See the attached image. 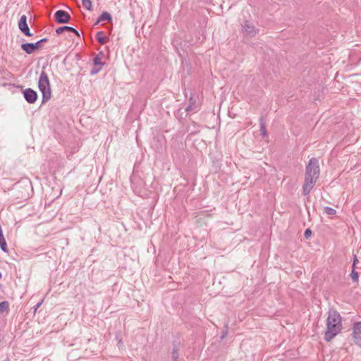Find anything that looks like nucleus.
I'll return each instance as SVG.
<instances>
[{
	"instance_id": "f257e3e1",
	"label": "nucleus",
	"mask_w": 361,
	"mask_h": 361,
	"mask_svg": "<svg viewBox=\"0 0 361 361\" xmlns=\"http://www.w3.org/2000/svg\"><path fill=\"white\" fill-rule=\"evenodd\" d=\"M342 329L341 317L336 310H330L326 319V330L324 339L330 342Z\"/></svg>"
},
{
	"instance_id": "f03ea898",
	"label": "nucleus",
	"mask_w": 361,
	"mask_h": 361,
	"mask_svg": "<svg viewBox=\"0 0 361 361\" xmlns=\"http://www.w3.org/2000/svg\"><path fill=\"white\" fill-rule=\"evenodd\" d=\"M320 169L319 161L317 158H311L305 169V180L310 181V183H315L319 177Z\"/></svg>"
},
{
	"instance_id": "7ed1b4c3",
	"label": "nucleus",
	"mask_w": 361,
	"mask_h": 361,
	"mask_svg": "<svg viewBox=\"0 0 361 361\" xmlns=\"http://www.w3.org/2000/svg\"><path fill=\"white\" fill-rule=\"evenodd\" d=\"M38 87L42 94V103L44 104L47 102L51 98V92L48 75L44 71H42L40 73L38 81Z\"/></svg>"
},
{
	"instance_id": "20e7f679",
	"label": "nucleus",
	"mask_w": 361,
	"mask_h": 361,
	"mask_svg": "<svg viewBox=\"0 0 361 361\" xmlns=\"http://www.w3.org/2000/svg\"><path fill=\"white\" fill-rule=\"evenodd\" d=\"M48 41L47 38H42L35 43H30L26 42L23 43L20 45V48L23 50L26 54H31L35 52L37 50L39 49L44 43Z\"/></svg>"
},
{
	"instance_id": "39448f33",
	"label": "nucleus",
	"mask_w": 361,
	"mask_h": 361,
	"mask_svg": "<svg viewBox=\"0 0 361 361\" xmlns=\"http://www.w3.org/2000/svg\"><path fill=\"white\" fill-rule=\"evenodd\" d=\"M54 18L57 23L65 24L69 23L71 17L67 11L58 10L54 13Z\"/></svg>"
},
{
	"instance_id": "423d86ee",
	"label": "nucleus",
	"mask_w": 361,
	"mask_h": 361,
	"mask_svg": "<svg viewBox=\"0 0 361 361\" xmlns=\"http://www.w3.org/2000/svg\"><path fill=\"white\" fill-rule=\"evenodd\" d=\"M353 338L355 343L361 348V322L354 323L353 328Z\"/></svg>"
},
{
	"instance_id": "0eeeda50",
	"label": "nucleus",
	"mask_w": 361,
	"mask_h": 361,
	"mask_svg": "<svg viewBox=\"0 0 361 361\" xmlns=\"http://www.w3.org/2000/svg\"><path fill=\"white\" fill-rule=\"evenodd\" d=\"M25 101L29 104H34L37 100V92L32 88H26L23 91Z\"/></svg>"
},
{
	"instance_id": "6e6552de",
	"label": "nucleus",
	"mask_w": 361,
	"mask_h": 361,
	"mask_svg": "<svg viewBox=\"0 0 361 361\" xmlns=\"http://www.w3.org/2000/svg\"><path fill=\"white\" fill-rule=\"evenodd\" d=\"M172 345L171 361H183V359L180 358V343L179 341H173Z\"/></svg>"
},
{
	"instance_id": "1a4fd4ad",
	"label": "nucleus",
	"mask_w": 361,
	"mask_h": 361,
	"mask_svg": "<svg viewBox=\"0 0 361 361\" xmlns=\"http://www.w3.org/2000/svg\"><path fill=\"white\" fill-rule=\"evenodd\" d=\"M242 31L246 36L250 37H254L256 35L255 26L247 20H246L243 25Z\"/></svg>"
},
{
	"instance_id": "9d476101",
	"label": "nucleus",
	"mask_w": 361,
	"mask_h": 361,
	"mask_svg": "<svg viewBox=\"0 0 361 361\" xmlns=\"http://www.w3.org/2000/svg\"><path fill=\"white\" fill-rule=\"evenodd\" d=\"M65 31L74 33L76 36L80 37V34H79L78 31L75 28L71 27V26L64 25V26L59 27L56 30V32L57 35H61Z\"/></svg>"
},
{
	"instance_id": "9b49d317",
	"label": "nucleus",
	"mask_w": 361,
	"mask_h": 361,
	"mask_svg": "<svg viewBox=\"0 0 361 361\" xmlns=\"http://www.w3.org/2000/svg\"><path fill=\"white\" fill-rule=\"evenodd\" d=\"M315 183H311L310 181L305 180L304 184L302 185V194L305 196L309 195Z\"/></svg>"
},
{
	"instance_id": "f8f14e48",
	"label": "nucleus",
	"mask_w": 361,
	"mask_h": 361,
	"mask_svg": "<svg viewBox=\"0 0 361 361\" xmlns=\"http://www.w3.org/2000/svg\"><path fill=\"white\" fill-rule=\"evenodd\" d=\"M198 109H199V106L196 102V100L194 99L192 97H190L189 104H188V106L185 108V111L187 112L197 111Z\"/></svg>"
},
{
	"instance_id": "ddd939ff",
	"label": "nucleus",
	"mask_w": 361,
	"mask_h": 361,
	"mask_svg": "<svg viewBox=\"0 0 361 361\" xmlns=\"http://www.w3.org/2000/svg\"><path fill=\"white\" fill-rule=\"evenodd\" d=\"M105 20L109 21V22L112 20V17H111V14L109 13H108L107 11L102 12V13L97 18L94 25H97L100 22L105 21Z\"/></svg>"
},
{
	"instance_id": "4468645a",
	"label": "nucleus",
	"mask_w": 361,
	"mask_h": 361,
	"mask_svg": "<svg viewBox=\"0 0 361 361\" xmlns=\"http://www.w3.org/2000/svg\"><path fill=\"white\" fill-rule=\"evenodd\" d=\"M104 53L102 51L97 54L93 59V65L96 66H104V62L102 61L104 58Z\"/></svg>"
},
{
	"instance_id": "2eb2a0df",
	"label": "nucleus",
	"mask_w": 361,
	"mask_h": 361,
	"mask_svg": "<svg viewBox=\"0 0 361 361\" xmlns=\"http://www.w3.org/2000/svg\"><path fill=\"white\" fill-rule=\"evenodd\" d=\"M96 39L101 44H104L107 42V37L104 35V32L99 31L96 34Z\"/></svg>"
},
{
	"instance_id": "dca6fc26",
	"label": "nucleus",
	"mask_w": 361,
	"mask_h": 361,
	"mask_svg": "<svg viewBox=\"0 0 361 361\" xmlns=\"http://www.w3.org/2000/svg\"><path fill=\"white\" fill-rule=\"evenodd\" d=\"M260 133L263 138L268 137L266 125L262 118L260 119Z\"/></svg>"
},
{
	"instance_id": "f3484780",
	"label": "nucleus",
	"mask_w": 361,
	"mask_h": 361,
	"mask_svg": "<svg viewBox=\"0 0 361 361\" xmlns=\"http://www.w3.org/2000/svg\"><path fill=\"white\" fill-rule=\"evenodd\" d=\"M9 310V302L8 301H2L0 302V313L8 312Z\"/></svg>"
},
{
	"instance_id": "a211bd4d",
	"label": "nucleus",
	"mask_w": 361,
	"mask_h": 361,
	"mask_svg": "<svg viewBox=\"0 0 361 361\" xmlns=\"http://www.w3.org/2000/svg\"><path fill=\"white\" fill-rule=\"evenodd\" d=\"M26 25H28L27 23V17L25 15H23V16H21V17L18 21V27L21 28Z\"/></svg>"
},
{
	"instance_id": "6ab92c4d",
	"label": "nucleus",
	"mask_w": 361,
	"mask_h": 361,
	"mask_svg": "<svg viewBox=\"0 0 361 361\" xmlns=\"http://www.w3.org/2000/svg\"><path fill=\"white\" fill-rule=\"evenodd\" d=\"M82 4L84 8L88 11H91L92 8V4L91 0H82Z\"/></svg>"
},
{
	"instance_id": "aec40b11",
	"label": "nucleus",
	"mask_w": 361,
	"mask_h": 361,
	"mask_svg": "<svg viewBox=\"0 0 361 361\" xmlns=\"http://www.w3.org/2000/svg\"><path fill=\"white\" fill-rule=\"evenodd\" d=\"M351 279L353 282H357L358 278H359V274L357 271H355V268H353L351 274H350Z\"/></svg>"
},
{
	"instance_id": "412c9836",
	"label": "nucleus",
	"mask_w": 361,
	"mask_h": 361,
	"mask_svg": "<svg viewBox=\"0 0 361 361\" xmlns=\"http://www.w3.org/2000/svg\"><path fill=\"white\" fill-rule=\"evenodd\" d=\"M324 212L327 214V215H329V216H334L336 214V210L334 209V208L332 207H324Z\"/></svg>"
},
{
	"instance_id": "4be33fe9",
	"label": "nucleus",
	"mask_w": 361,
	"mask_h": 361,
	"mask_svg": "<svg viewBox=\"0 0 361 361\" xmlns=\"http://www.w3.org/2000/svg\"><path fill=\"white\" fill-rule=\"evenodd\" d=\"M102 66H103L94 65L90 71V75H94L97 74L102 70Z\"/></svg>"
},
{
	"instance_id": "5701e85b",
	"label": "nucleus",
	"mask_w": 361,
	"mask_h": 361,
	"mask_svg": "<svg viewBox=\"0 0 361 361\" xmlns=\"http://www.w3.org/2000/svg\"><path fill=\"white\" fill-rule=\"evenodd\" d=\"M312 235V231L310 228H307L305 231V233H304V236L306 239H308L310 238V236Z\"/></svg>"
},
{
	"instance_id": "b1692460",
	"label": "nucleus",
	"mask_w": 361,
	"mask_h": 361,
	"mask_svg": "<svg viewBox=\"0 0 361 361\" xmlns=\"http://www.w3.org/2000/svg\"><path fill=\"white\" fill-rule=\"evenodd\" d=\"M25 36L27 37H32L33 36V34L30 32V28L25 32H23Z\"/></svg>"
},
{
	"instance_id": "393cba45",
	"label": "nucleus",
	"mask_w": 361,
	"mask_h": 361,
	"mask_svg": "<svg viewBox=\"0 0 361 361\" xmlns=\"http://www.w3.org/2000/svg\"><path fill=\"white\" fill-rule=\"evenodd\" d=\"M358 262V259L356 256L354 257L353 263L352 265V268H355V264Z\"/></svg>"
},
{
	"instance_id": "a878e982",
	"label": "nucleus",
	"mask_w": 361,
	"mask_h": 361,
	"mask_svg": "<svg viewBox=\"0 0 361 361\" xmlns=\"http://www.w3.org/2000/svg\"><path fill=\"white\" fill-rule=\"evenodd\" d=\"M29 29V26L28 25H26L25 27H23L21 28H19V30L22 32V33L23 32H25V30H28Z\"/></svg>"
},
{
	"instance_id": "bb28decb",
	"label": "nucleus",
	"mask_w": 361,
	"mask_h": 361,
	"mask_svg": "<svg viewBox=\"0 0 361 361\" xmlns=\"http://www.w3.org/2000/svg\"><path fill=\"white\" fill-rule=\"evenodd\" d=\"M226 334H227L226 332H223L222 336H221V339L224 338L226 336Z\"/></svg>"
},
{
	"instance_id": "cd10ccee",
	"label": "nucleus",
	"mask_w": 361,
	"mask_h": 361,
	"mask_svg": "<svg viewBox=\"0 0 361 361\" xmlns=\"http://www.w3.org/2000/svg\"><path fill=\"white\" fill-rule=\"evenodd\" d=\"M40 305H41L40 302L37 304L36 306H35V310H37L40 306Z\"/></svg>"
},
{
	"instance_id": "c85d7f7f",
	"label": "nucleus",
	"mask_w": 361,
	"mask_h": 361,
	"mask_svg": "<svg viewBox=\"0 0 361 361\" xmlns=\"http://www.w3.org/2000/svg\"><path fill=\"white\" fill-rule=\"evenodd\" d=\"M2 278V274L1 272L0 271V279Z\"/></svg>"
}]
</instances>
